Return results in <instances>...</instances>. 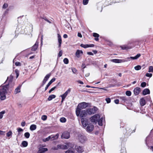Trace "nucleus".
<instances>
[{
    "instance_id": "22",
    "label": "nucleus",
    "mask_w": 153,
    "mask_h": 153,
    "mask_svg": "<svg viewBox=\"0 0 153 153\" xmlns=\"http://www.w3.org/2000/svg\"><path fill=\"white\" fill-rule=\"evenodd\" d=\"M140 102L141 105L142 106L146 104L145 100L143 98H142L140 100Z\"/></svg>"
},
{
    "instance_id": "31",
    "label": "nucleus",
    "mask_w": 153,
    "mask_h": 153,
    "mask_svg": "<svg viewBox=\"0 0 153 153\" xmlns=\"http://www.w3.org/2000/svg\"><path fill=\"white\" fill-rule=\"evenodd\" d=\"M102 120H103V118H100V119L97 122H98V124L100 126H102Z\"/></svg>"
},
{
    "instance_id": "5",
    "label": "nucleus",
    "mask_w": 153,
    "mask_h": 153,
    "mask_svg": "<svg viewBox=\"0 0 153 153\" xmlns=\"http://www.w3.org/2000/svg\"><path fill=\"white\" fill-rule=\"evenodd\" d=\"M97 110V108L94 107L92 108H88L87 110L88 114L91 115L95 113Z\"/></svg>"
},
{
    "instance_id": "47",
    "label": "nucleus",
    "mask_w": 153,
    "mask_h": 153,
    "mask_svg": "<svg viewBox=\"0 0 153 153\" xmlns=\"http://www.w3.org/2000/svg\"><path fill=\"white\" fill-rule=\"evenodd\" d=\"M93 36H94L97 38L99 36V35L98 34L96 33H94Z\"/></svg>"
},
{
    "instance_id": "1",
    "label": "nucleus",
    "mask_w": 153,
    "mask_h": 153,
    "mask_svg": "<svg viewBox=\"0 0 153 153\" xmlns=\"http://www.w3.org/2000/svg\"><path fill=\"white\" fill-rule=\"evenodd\" d=\"M8 85H4L3 87H0V99L1 100H4L6 98V94L7 91L8 90Z\"/></svg>"
},
{
    "instance_id": "39",
    "label": "nucleus",
    "mask_w": 153,
    "mask_h": 153,
    "mask_svg": "<svg viewBox=\"0 0 153 153\" xmlns=\"http://www.w3.org/2000/svg\"><path fill=\"white\" fill-rule=\"evenodd\" d=\"M149 72H153V67L152 66H149Z\"/></svg>"
},
{
    "instance_id": "63",
    "label": "nucleus",
    "mask_w": 153,
    "mask_h": 153,
    "mask_svg": "<svg viewBox=\"0 0 153 153\" xmlns=\"http://www.w3.org/2000/svg\"><path fill=\"white\" fill-rule=\"evenodd\" d=\"M77 82L80 84H83V82L82 81L80 80H78L77 81Z\"/></svg>"
},
{
    "instance_id": "20",
    "label": "nucleus",
    "mask_w": 153,
    "mask_h": 153,
    "mask_svg": "<svg viewBox=\"0 0 153 153\" xmlns=\"http://www.w3.org/2000/svg\"><path fill=\"white\" fill-rule=\"evenodd\" d=\"M58 41L59 42V46L60 47L62 43V39L61 36L59 34H58Z\"/></svg>"
},
{
    "instance_id": "10",
    "label": "nucleus",
    "mask_w": 153,
    "mask_h": 153,
    "mask_svg": "<svg viewBox=\"0 0 153 153\" xmlns=\"http://www.w3.org/2000/svg\"><path fill=\"white\" fill-rule=\"evenodd\" d=\"M111 61L114 62L120 63L126 62L127 61L125 59H112Z\"/></svg>"
},
{
    "instance_id": "40",
    "label": "nucleus",
    "mask_w": 153,
    "mask_h": 153,
    "mask_svg": "<svg viewBox=\"0 0 153 153\" xmlns=\"http://www.w3.org/2000/svg\"><path fill=\"white\" fill-rule=\"evenodd\" d=\"M80 46L81 47L85 48H88V45H84L83 44H81L80 45Z\"/></svg>"
},
{
    "instance_id": "21",
    "label": "nucleus",
    "mask_w": 153,
    "mask_h": 153,
    "mask_svg": "<svg viewBox=\"0 0 153 153\" xmlns=\"http://www.w3.org/2000/svg\"><path fill=\"white\" fill-rule=\"evenodd\" d=\"M150 93V91L149 89L146 88L143 91V94L144 95H146L149 94Z\"/></svg>"
},
{
    "instance_id": "29",
    "label": "nucleus",
    "mask_w": 153,
    "mask_h": 153,
    "mask_svg": "<svg viewBox=\"0 0 153 153\" xmlns=\"http://www.w3.org/2000/svg\"><path fill=\"white\" fill-rule=\"evenodd\" d=\"M12 132L11 131H10L6 134V136L8 137H11L12 135Z\"/></svg>"
},
{
    "instance_id": "11",
    "label": "nucleus",
    "mask_w": 153,
    "mask_h": 153,
    "mask_svg": "<svg viewBox=\"0 0 153 153\" xmlns=\"http://www.w3.org/2000/svg\"><path fill=\"white\" fill-rule=\"evenodd\" d=\"M71 91V89L69 88L63 94L61 95L60 96L62 98L65 99L68 94Z\"/></svg>"
},
{
    "instance_id": "52",
    "label": "nucleus",
    "mask_w": 153,
    "mask_h": 153,
    "mask_svg": "<svg viewBox=\"0 0 153 153\" xmlns=\"http://www.w3.org/2000/svg\"><path fill=\"white\" fill-rule=\"evenodd\" d=\"M107 103H109L111 102V99L109 98H107L105 99Z\"/></svg>"
},
{
    "instance_id": "50",
    "label": "nucleus",
    "mask_w": 153,
    "mask_h": 153,
    "mask_svg": "<svg viewBox=\"0 0 153 153\" xmlns=\"http://www.w3.org/2000/svg\"><path fill=\"white\" fill-rule=\"evenodd\" d=\"M72 70L74 74H75L77 70L75 68H72Z\"/></svg>"
},
{
    "instance_id": "48",
    "label": "nucleus",
    "mask_w": 153,
    "mask_h": 153,
    "mask_svg": "<svg viewBox=\"0 0 153 153\" xmlns=\"http://www.w3.org/2000/svg\"><path fill=\"white\" fill-rule=\"evenodd\" d=\"M152 76V74L151 73H147L146 74V76L147 77H151Z\"/></svg>"
},
{
    "instance_id": "35",
    "label": "nucleus",
    "mask_w": 153,
    "mask_h": 153,
    "mask_svg": "<svg viewBox=\"0 0 153 153\" xmlns=\"http://www.w3.org/2000/svg\"><path fill=\"white\" fill-rule=\"evenodd\" d=\"M5 113V111H3L0 112V119H1L3 117V115Z\"/></svg>"
},
{
    "instance_id": "57",
    "label": "nucleus",
    "mask_w": 153,
    "mask_h": 153,
    "mask_svg": "<svg viewBox=\"0 0 153 153\" xmlns=\"http://www.w3.org/2000/svg\"><path fill=\"white\" fill-rule=\"evenodd\" d=\"M17 129L19 132L21 131H23V130L21 128H19Z\"/></svg>"
},
{
    "instance_id": "38",
    "label": "nucleus",
    "mask_w": 153,
    "mask_h": 153,
    "mask_svg": "<svg viewBox=\"0 0 153 153\" xmlns=\"http://www.w3.org/2000/svg\"><path fill=\"white\" fill-rule=\"evenodd\" d=\"M120 99L124 102H125L127 100L126 97L124 96L120 97Z\"/></svg>"
},
{
    "instance_id": "6",
    "label": "nucleus",
    "mask_w": 153,
    "mask_h": 153,
    "mask_svg": "<svg viewBox=\"0 0 153 153\" xmlns=\"http://www.w3.org/2000/svg\"><path fill=\"white\" fill-rule=\"evenodd\" d=\"M78 139L79 141L81 143H84L86 140L85 137L81 134H79L78 135Z\"/></svg>"
},
{
    "instance_id": "18",
    "label": "nucleus",
    "mask_w": 153,
    "mask_h": 153,
    "mask_svg": "<svg viewBox=\"0 0 153 153\" xmlns=\"http://www.w3.org/2000/svg\"><path fill=\"white\" fill-rule=\"evenodd\" d=\"M141 56L140 54L138 53L134 57H131V56L129 57H128L127 59H129L130 58L132 59H136L139 58Z\"/></svg>"
},
{
    "instance_id": "49",
    "label": "nucleus",
    "mask_w": 153,
    "mask_h": 153,
    "mask_svg": "<svg viewBox=\"0 0 153 153\" xmlns=\"http://www.w3.org/2000/svg\"><path fill=\"white\" fill-rule=\"evenodd\" d=\"M56 86H55L53 88H51L49 91V93H50L52 91H53L56 88Z\"/></svg>"
},
{
    "instance_id": "55",
    "label": "nucleus",
    "mask_w": 153,
    "mask_h": 153,
    "mask_svg": "<svg viewBox=\"0 0 153 153\" xmlns=\"http://www.w3.org/2000/svg\"><path fill=\"white\" fill-rule=\"evenodd\" d=\"M15 64L17 66L21 65V63L19 62H16L15 63Z\"/></svg>"
},
{
    "instance_id": "9",
    "label": "nucleus",
    "mask_w": 153,
    "mask_h": 153,
    "mask_svg": "<svg viewBox=\"0 0 153 153\" xmlns=\"http://www.w3.org/2000/svg\"><path fill=\"white\" fill-rule=\"evenodd\" d=\"M51 75V73H50L46 75V76H45L44 79H43V80L42 83V84L41 86H42L45 84L46 83L47 81L48 80V79L49 78Z\"/></svg>"
},
{
    "instance_id": "25",
    "label": "nucleus",
    "mask_w": 153,
    "mask_h": 153,
    "mask_svg": "<svg viewBox=\"0 0 153 153\" xmlns=\"http://www.w3.org/2000/svg\"><path fill=\"white\" fill-rule=\"evenodd\" d=\"M36 128V126L34 124H33L30 126V129L31 131H33L35 130Z\"/></svg>"
},
{
    "instance_id": "34",
    "label": "nucleus",
    "mask_w": 153,
    "mask_h": 153,
    "mask_svg": "<svg viewBox=\"0 0 153 153\" xmlns=\"http://www.w3.org/2000/svg\"><path fill=\"white\" fill-rule=\"evenodd\" d=\"M51 136H49L48 137L45 138L44 139H43V141L44 142H46L47 141H48L51 138Z\"/></svg>"
},
{
    "instance_id": "24",
    "label": "nucleus",
    "mask_w": 153,
    "mask_h": 153,
    "mask_svg": "<svg viewBox=\"0 0 153 153\" xmlns=\"http://www.w3.org/2000/svg\"><path fill=\"white\" fill-rule=\"evenodd\" d=\"M38 44H37L36 43L33 46L32 48V51H35L37 49L38 47Z\"/></svg>"
},
{
    "instance_id": "62",
    "label": "nucleus",
    "mask_w": 153,
    "mask_h": 153,
    "mask_svg": "<svg viewBox=\"0 0 153 153\" xmlns=\"http://www.w3.org/2000/svg\"><path fill=\"white\" fill-rule=\"evenodd\" d=\"M94 46V44L88 45V47H93Z\"/></svg>"
},
{
    "instance_id": "53",
    "label": "nucleus",
    "mask_w": 153,
    "mask_h": 153,
    "mask_svg": "<svg viewBox=\"0 0 153 153\" xmlns=\"http://www.w3.org/2000/svg\"><path fill=\"white\" fill-rule=\"evenodd\" d=\"M62 51L61 50V51H60L59 52V54L58 55V56H59V57H61L62 56Z\"/></svg>"
},
{
    "instance_id": "13",
    "label": "nucleus",
    "mask_w": 153,
    "mask_h": 153,
    "mask_svg": "<svg viewBox=\"0 0 153 153\" xmlns=\"http://www.w3.org/2000/svg\"><path fill=\"white\" fill-rule=\"evenodd\" d=\"M75 149L76 151L79 152H82L84 151L82 147L77 146H75Z\"/></svg>"
},
{
    "instance_id": "51",
    "label": "nucleus",
    "mask_w": 153,
    "mask_h": 153,
    "mask_svg": "<svg viewBox=\"0 0 153 153\" xmlns=\"http://www.w3.org/2000/svg\"><path fill=\"white\" fill-rule=\"evenodd\" d=\"M5 132L0 130V135H4Z\"/></svg>"
},
{
    "instance_id": "58",
    "label": "nucleus",
    "mask_w": 153,
    "mask_h": 153,
    "mask_svg": "<svg viewBox=\"0 0 153 153\" xmlns=\"http://www.w3.org/2000/svg\"><path fill=\"white\" fill-rule=\"evenodd\" d=\"M78 36L80 38H82V36L81 34L80 33H78Z\"/></svg>"
},
{
    "instance_id": "60",
    "label": "nucleus",
    "mask_w": 153,
    "mask_h": 153,
    "mask_svg": "<svg viewBox=\"0 0 153 153\" xmlns=\"http://www.w3.org/2000/svg\"><path fill=\"white\" fill-rule=\"evenodd\" d=\"M52 149L54 150H58V146H57L56 147H53Z\"/></svg>"
},
{
    "instance_id": "8",
    "label": "nucleus",
    "mask_w": 153,
    "mask_h": 153,
    "mask_svg": "<svg viewBox=\"0 0 153 153\" xmlns=\"http://www.w3.org/2000/svg\"><path fill=\"white\" fill-rule=\"evenodd\" d=\"M81 122L83 127L84 128H85L88 124V120L85 118L81 119Z\"/></svg>"
},
{
    "instance_id": "17",
    "label": "nucleus",
    "mask_w": 153,
    "mask_h": 153,
    "mask_svg": "<svg viewBox=\"0 0 153 153\" xmlns=\"http://www.w3.org/2000/svg\"><path fill=\"white\" fill-rule=\"evenodd\" d=\"M58 148L59 149H68L67 146L65 145H58Z\"/></svg>"
},
{
    "instance_id": "46",
    "label": "nucleus",
    "mask_w": 153,
    "mask_h": 153,
    "mask_svg": "<svg viewBox=\"0 0 153 153\" xmlns=\"http://www.w3.org/2000/svg\"><path fill=\"white\" fill-rule=\"evenodd\" d=\"M8 6V5L7 4H4L2 8L4 9H6L7 8Z\"/></svg>"
},
{
    "instance_id": "32",
    "label": "nucleus",
    "mask_w": 153,
    "mask_h": 153,
    "mask_svg": "<svg viewBox=\"0 0 153 153\" xmlns=\"http://www.w3.org/2000/svg\"><path fill=\"white\" fill-rule=\"evenodd\" d=\"M141 67L140 65H138L135 66L134 68L136 70H139L141 69Z\"/></svg>"
},
{
    "instance_id": "26",
    "label": "nucleus",
    "mask_w": 153,
    "mask_h": 153,
    "mask_svg": "<svg viewBox=\"0 0 153 153\" xmlns=\"http://www.w3.org/2000/svg\"><path fill=\"white\" fill-rule=\"evenodd\" d=\"M56 97V96L55 95H51L49 96L48 100L49 101H50L52 99L55 98Z\"/></svg>"
},
{
    "instance_id": "12",
    "label": "nucleus",
    "mask_w": 153,
    "mask_h": 153,
    "mask_svg": "<svg viewBox=\"0 0 153 153\" xmlns=\"http://www.w3.org/2000/svg\"><path fill=\"white\" fill-rule=\"evenodd\" d=\"M94 126L91 124H89L87 127V130L89 132L92 131L94 129Z\"/></svg>"
},
{
    "instance_id": "33",
    "label": "nucleus",
    "mask_w": 153,
    "mask_h": 153,
    "mask_svg": "<svg viewBox=\"0 0 153 153\" xmlns=\"http://www.w3.org/2000/svg\"><path fill=\"white\" fill-rule=\"evenodd\" d=\"M24 136L25 137L28 138L30 136V133L28 132H26L24 134Z\"/></svg>"
},
{
    "instance_id": "45",
    "label": "nucleus",
    "mask_w": 153,
    "mask_h": 153,
    "mask_svg": "<svg viewBox=\"0 0 153 153\" xmlns=\"http://www.w3.org/2000/svg\"><path fill=\"white\" fill-rule=\"evenodd\" d=\"M88 0H83V3L84 5H86L88 4Z\"/></svg>"
},
{
    "instance_id": "41",
    "label": "nucleus",
    "mask_w": 153,
    "mask_h": 153,
    "mask_svg": "<svg viewBox=\"0 0 153 153\" xmlns=\"http://www.w3.org/2000/svg\"><path fill=\"white\" fill-rule=\"evenodd\" d=\"M146 83L145 82H143L141 83V86L142 87L144 88L146 86Z\"/></svg>"
},
{
    "instance_id": "30",
    "label": "nucleus",
    "mask_w": 153,
    "mask_h": 153,
    "mask_svg": "<svg viewBox=\"0 0 153 153\" xmlns=\"http://www.w3.org/2000/svg\"><path fill=\"white\" fill-rule=\"evenodd\" d=\"M60 121L62 123H65L66 121V119L65 117H61L60 119Z\"/></svg>"
},
{
    "instance_id": "56",
    "label": "nucleus",
    "mask_w": 153,
    "mask_h": 153,
    "mask_svg": "<svg viewBox=\"0 0 153 153\" xmlns=\"http://www.w3.org/2000/svg\"><path fill=\"white\" fill-rule=\"evenodd\" d=\"M25 124L26 123L25 122H22L21 123V125L22 126L24 127L25 126Z\"/></svg>"
},
{
    "instance_id": "7",
    "label": "nucleus",
    "mask_w": 153,
    "mask_h": 153,
    "mask_svg": "<svg viewBox=\"0 0 153 153\" xmlns=\"http://www.w3.org/2000/svg\"><path fill=\"white\" fill-rule=\"evenodd\" d=\"M69 133L68 131H66L64 132L61 135V138L62 139H68L70 138Z\"/></svg>"
},
{
    "instance_id": "4",
    "label": "nucleus",
    "mask_w": 153,
    "mask_h": 153,
    "mask_svg": "<svg viewBox=\"0 0 153 153\" xmlns=\"http://www.w3.org/2000/svg\"><path fill=\"white\" fill-rule=\"evenodd\" d=\"M88 105V103L83 102L79 103L76 109H79L80 110L81 109L85 108H86Z\"/></svg>"
},
{
    "instance_id": "61",
    "label": "nucleus",
    "mask_w": 153,
    "mask_h": 153,
    "mask_svg": "<svg viewBox=\"0 0 153 153\" xmlns=\"http://www.w3.org/2000/svg\"><path fill=\"white\" fill-rule=\"evenodd\" d=\"M16 73V77L17 78L18 77V76L19 75V74L18 73V72L17 70H16L15 71Z\"/></svg>"
},
{
    "instance_id": "19",
    "label": "nucleus",
    "mask_w": 153,
    "mask_h": 153,
    "mask_svg": "<svg viewBox=\"0 0 153 153\" xmlns=\"http://www.w3.org/2000/svg\"><path fill=\"white\" fill-rule=\"evenodd\" d=\"M48 149L46 148H41L39 150L38 153H43L48 151Z\"/></svg>"
},
{
    "instance_id": "2",
    "label": "nucleus",
    "mask_w": 153,
    "mask_h": 153,
    "mask_svg": "<svg viewBox=\"0 0 153 153\" xmlns=\"http://www.w3.org/2000/svg\"><path fill=\"white\" fill-rule=\"evenodd\" d=\"M76 114L77 116H80L81 117H85L88 114L87 110L80 111L79 109H76Z\"/></svg>"
},
{
    "instance_id": "37",
    "label": "nucleus",
    "mask_w": 153,
    "mask_h": 153,
    "mask_svg": "<svg viewBox=\"0 0 153 153\" xmlns=\"http://www.w3.org/2000/svg\"><path fill=\"white\" fill-rule=\"evenodd\" d=\"M64 63L65 64H68L69 62V61L67 58H65L63 60Z\"/></svg>"
},
{
    "instance_id": "14",
    "label": "nucleus",
    "mask_w": 153,
    "mask_h": 153,
    "mask_svg": "<svg viewBox=\"0 0 153 153\" xmlns=\"http://www.w3.org/2000/svg\"><path fill=\"white\" fill-rule=\"evenodd\" d=\"M56 79L55 78H52L48 82V84L45 88V91H46L48 88L49 86L54 82L55 81Z\"/></svg>"
},
{
    "instance_id": "16",
    "label": "nucleus",
    "mask_w": 153,
    "mask_h": 153,
    "mask_svg": "<svg viewBox=\"0 0 153 153\" xmlns=\"http://www.w3.org/2000/svg\"><path fill=\"white\" fill-rule=\"evenodd\" d=\"M140 91V88L139 87H136L134 89V93L135 95H138Z\"/></svg>"
},
{
    "instance_id": "23",
    "label": "nucleus",
    "mask_w": 153,
    "mask_h": 153,
    "mask_svg": "<svg viewBox=\"0 0 153 153\" xmlns=\"http://www.w3.org/2000/svg\"><path fill=\"white\" fill-rule=\"evenodd\" d=\"M82 51L81 50H77L76 53V55L78 57H79L81 54L82 53Z\"/></svg>"
},
{
    "instance_id": "54",
    "label": "nucleus",
    "mask_w": 153,
    "mask_h": 153,
    "mask_svg": "<svg viewBox=\"0 0 153 153\" xmlns=\"http://www.w3.org/2000/svg\"><path fill=\"white\" fill-rule=\"evenodd\" d=\"M43 19H44L45 21H47V22H49L50 23H51V22L48 19H47L46 18H43Z\"/></svg>"
},
{
    "instance_id": "3",
    "label": "nucleus",
    "mask_w": 153,
    "mask_h": 153,
    "mask_svg": "<svg viewBox=\"0 0 153 153\" xmlns=\"http://www.w3.org/2000/svg\"><path fill=\"white\" fill-rule=\"evenodd\" d=\"M100 117V116L98 114H96L90 118L91 122L96 123Z\"/></svg>"
},
{
    "instance_id": "42",
    "label": "nucleus",
    "mask_w": 153,
    "mask_h": 153,
    "mask_svg": "<svg viewBox=\"0 0 153 153\" xmlns=\"http://www.w3.org/2000/svg\"><path fill=\"white\" fill-rule=\"evenodd\" d=\"M47 116L46 115H43L42 117V119L43 120H45L47 119Z\"/></svg>"
},
{
    "instance_id": "59",
    "label": "nucleus",
    "mask_w": 153,
    "mask_h": 153,
    "mask_svg": "<svg viewBox=\"0 0 153 153\" xmlns=\"http://www.w3.org/2000/svg\"><path fill=\"white\" fill-rule=\"evenodd\" d=\"M114 102L115 103L117 104L119 103V100L118 99H116L114 100Z\"/></svg>"
},
{
    "instance_id": "64",
    "label": "nucleus",
    "mask_w": 153,
    "mask_h": 153,
    "mask_svg": "<svg viewBox=\"0 0 153 153\" xmlns=\"http://www.w3.org/2000/svg\"><path fill=\"white\" fill-rule=\"evenodd\" d=\"M87 54L88 55H93V54L91 52H88Z\"/></svg>"
},
{
    "instance_id": "43",
    "label": "nucleus",
    "mask_w": 153,
    "mask_h": 153,
    "mask_svg": "<svg viewBox=\"0 0 153 153\" xmlns=\"http://www.w3.org/2000/svg\"><path fill=\"white\" fill-rule=\"evenodd\" d=\"M59 137V134H57L54 137H52V138H53V139H52V140H53L54 139H57Z\"/></svg>"
},
{
    "instance_id": "44",
    "label": "nucleus",
    "mask_w": 153,
    "mask_h": 153,
    "mask_svg": "<svg viewBox=\"0 0 153 153\" xmlns=\"http://www.w3.org/2000/svg\"><path fill=\"white\" fill-rule=\"evenodd\" d=\"M65 153H74V151L71 150H68L66 151L65 152Z\"/></svg>"
},
{
    "instance_id": "36",
    "label": "nucleus",
    "mask_w": 153,
    "mask_h": 153,
    "mask_svg": "<svg viewBox=\"0 0 153 153\" xmlns=\"http://www.w3.org/2000/svg\"><path fill=\"white\" fill-rule=\"evenodd\" d=\"M131 92L130 91H127L126 92V95L130 96L131 95Z\"/></svg>"
},
{
    "instance_id": "27",
    "label": "nucleus",
    "mask_w": 153,
    "mask_h": 153,
    "mask_svg": "<svg viewBox=\"0 0 153 153\" xmlns=\"http://www.w3.org/2000/svg\"><path fill=\"white\" fill-rule=\"evenodd\" d=\"M21 144L22 145L23 147H26L27 146L28 143L26 141H24L22 142Z\"/></svg>"
},
{
    "instance_id": "15",
    "label": "nucleus",
    "mask_w": 153,
    "mask_h": 153,
    "mask_svg": "<svg viewBox=\"0 0 153 153\" xmlns=\"http://www.w3.org/2000/svg\"><path fill=\"white\" fill-rule=\"evenodd\" d=\"M121 48L123 50H127L133 47L128 46L127 45H123L121 46Z\"/></svg>"
},
{
    "instance_id": "28",
    "label": "nucleus",
    "mask_w": 153,
    "mask_h": 153,
    "mask_svg": "<svg viewBox=\"0 0 153 153\" xmlns=\"http://www.w3.org/2000/svg\"><path fill=\"white\" fill-rule=\"evenodd\" d=\"M20 87L18 86L15 89V92H14L15 94H16L17 93L20 92Z\"/></svg>"
}]
</instances>
